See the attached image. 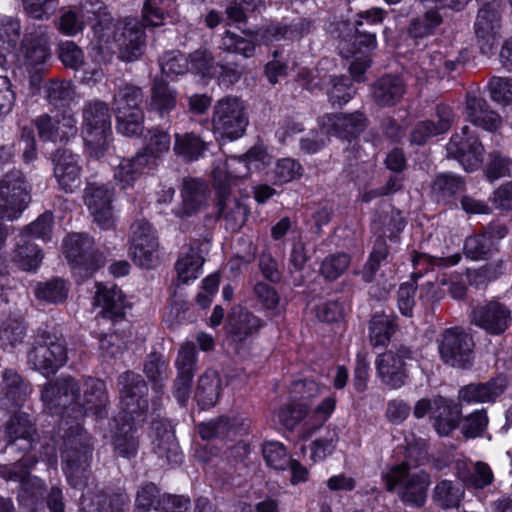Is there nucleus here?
<instances>
[{
	"mask_svg": "<svg viewBox=\"0 0 512 512\" xmlns=\"http://www.w3.org/2000/svg\"><path fill=\"white\" fill-rule=\"evenodd\" d=\"M350 265V257L346 253H336L327 256L320 268L321 274L328 280L341 276Z\"/></svg>",
	"mask_w": 512,
	"mask_h": 512,
	"instance_id": "63",
	"label": "nucleus"
},
{
	"mask_svg": "<svg viewBox=\"0 0 512 512\" xmlns=\"http://www.w3.org/2000/svg\"><path fill=\"white\" fill-rule=\"evenodd\" d=\"M64 253L74 274L81 279L91 277L103 263V256L93 247V239L83 233L68 235L63 243Z\"/></svg>",
	"mask_w": 512,
	"mask_h": 512,
	"instance_id": "11",
	"label": "nucleus"
},
{
	"mask_svg": "<svg viewBox=\"0 0 512 512\" xmlns=\"http://www.w3.org/2000/svg\"><path fill=\"white\" fill-rule=\"evenodd\" d=\"M457 477L467 488L482 490L494 481V473L490 465L483 461L470 462L457 466Z\"/></svg>",
	"mask_w": 512,
	"mask_h": 512,
	"instance_id": "38",
	"label": "nucleus"
},
{
	"mask_svg": "<svg viewBox=\"0 0 512 512\" xmlns=\"http://www.w3.org/2000/svg\"><path fill=\"white\" fill-rule=\"evenodd\" d=\"M114 190L102 183L88 182L83 191V201L93 221L101 229L114 227L113 201Z\"/></svg>",
	"mask_w": 512,
	"mask_h": 512,
	"instance_id": "14",
	"label": "nucleus"
},
{
	"mask_svg": "<svg viewBox=\"0 0 512 512\" xmlns=\"http://www.w3.org/2000/svg\"><path fill=\"white\" fill-rule=\"evenodd\" d=\"M28 366L45 377L54 375L68 361L66 339L58 327L39 329L26 353Z\"/></svg>",
	"mask_w": 512,
	"mask_h": 512,
	"instance_id": "3",
	"label": "nucleus"
},
{
	"mask_svg": "<svg viewBox=\"0 0 512 512\" xmlns=\"http://www.w3.org/2000/svg\"><path fill=\"white\" fill-rule=\"evenodd\" d=\"M502 26V6L493 0L479 10L474 23V32L482 53H488L496 42Z\"/></svg>",
	"mask_w": 512,
	"mask_h": 512,
	"instance_id": "22",
	"label": "nucleus"
},
{
	"mask_svg": "<svg viewBox=\"0 0 512 512\" xmlns=\"http://www.w3.org/2000/svg\"><path fill=\"white\" fill-rule=\"evenodd\" d=\"M177 15L176 0H146L143 4V21L149 26L173 22Z\"/></svg>",
	"mask_w": 512,
	"mask_h": 512,
	"instance_id": "43",
	"label": "nucleus"
},
{
	"mask_svg": "<svg viewBox=\"0 0 512 512\" xmlns=\"http://www.w3.org/2000/svg\"><path fill=\"white\" fill-rule=\"evenodd\" d=\"M349 26L348 23L343 21L337 23V29L339 30L337 37L341 39L339 44L341 55L345 58L356 55L370 56L377 46L376 31L366 29L363 21H356L353 26L354 33L343 35V30H352Z\"/></svg>",
	"mask_w": 512,
	"mask_h": 512,
	"instance_id": "23",
	"label": "nucleus"
},
{
	"mask_svg": "<svg viewBox=\"0 0 512 512\" xmlns=\"http://www.w3.org/2000/svg\"><path fill=\"white\" fill-rule=\"evenodd\" d=\"M77 392L80 382L70 375H61L43 385L40 398L49 410H70L73 414Z\"/></svg>",
	"mask_w": 512,
	"mask_h": 512,
	"instance_id": "20",
	"label": "nucleus"
},
{
	"mask_svg": "<svg viewBox=\"0 0 512 512\" xmlns=\"http://www.w3.org/2000/svg\"><path fill=\"white\" fill-rule=\"evenodd\" d=\"M465 114L468 121L486 131H497L502 124L501 116L476 94H467Z\"/></svg>",
	"mask_w": 512,
	"mask_h": 512,
	"instance_id": "31",
	"label": "nucleus"
},
{
	"mask_svg": "<svg viewBox=\"0 0 512 512\" xmlns=\"http://www.w3.org/2000/svg\"><path fill=\"white\" fill-rule=\"evenodd\" d=\"M7 449L18 451L24 455L37 443V431L34 423L26 413H14L5 426Z\"/></svg>",
	"mask_w": 512,
	"mask_h": 512,
	"instance_id": "25",
	"label": "nucleus"
},
{
	"mask_svg": "<svg viewBox=\"0 0 512 512\" xmlns=\"http://www.w3.org/2000/svg\"><path fill=\"white\" fill-rule=\"evenodd\" d=\"M54 176L59 188L72 193L81 184L80 157L66 149H59L53 156Z\"/></svg>",
	"mask_w": 512,
	"mask_h": 512,
	"instance_id": "26",
	"label": "nucleus"
},
{
	"mask_svg": "<svg viewBox=\"0 0 512 512\" xmlns=\"http://www.w3.org/2000/svg\"><path fill=\"white\" fill-rule=\"evenodd\" d=\"M207 193L208 186L204 181L194 178L184 179L181 190L182 210L177 211L176 215L190 216L198 211L206 203Z\"/></svg>",
	"mask_w": 512,
	"mask_h": 512,
	"instance_id": "39",
	"label": "nucleus"
},
{
	"mask_svg": "<svg viewBox=\"0 0 512 512\" xmlns=\"http://www.w3.org/2000/svg\"><path fill=\"white\" fill-rule=\"evenodd\" d=\"M406 90L407 84L402 77L385 74L371 85V97L380 108L394 107L401 102Z\"/></svg>",
	"mask_w": 512,
	"mask_h": 512,
	"instance_id": "27",
	"label": "nucleus"
},
{
	"mask_svg": "<svg viewBox=\"0 0 512 512\" xmlns=\"http://www.w3.org/2000/svg\"><path fill=\"white\" fill-rule=\"evenodd\" d=\"M37 463L38 458L35 455H23L13 463L0 464V478L19 483L17 501L28 512L44 511L46 484L44 480L31 474Z\"/></svg>",
	"mask_w": 512,
	"mask_h": 512,
	"instance_id": "2",
	"label": "nucleus"
},
{
	"mask_svg": "<svg viewBox=\"0 0 512 512\" xmlns=\"http://www.w3.org/2000/svg\"><path fill=\"white\" fill-rule=\"evenodd\" d=\"M418 6L419 14L410 20L407 27L408 35L413 39H423L433 35L443 23L439 9L430 0H421Z\"/></svg>",
	"mask_w": 512,
	"mask_h": 512,
	"instance_id": "29",
	"label": "nucleus"
},
{
	"mask_svg": "<svg viewBox=\"0 0 512 512\" xmlns=\"http://www.w3.org/2000/svg\"><path fill=\"white\" fill-rule=\"evenodd\" d=\"M441 360L451 367L467 369L473 364L472 337L459 327L446 329L438 338Z\"/></svg>",
	"mask_w": 512,
	"mask_h": 512,
	"instance_id": "12",
	"label": "nucleus"
},
{
	"mask_svg": "<svg viewBox=\"0 0 512 512\" xmlns=\"http://www.w3.org/2000/svg\"><path fill=\"white\" fill-rule=\"evenodd\" d=\"M460 409L453 401L438 396L433 399L431 418L434 427L441 436L449 435L459 424Z\"/></svg>",
	"mask_w": 512,
	"mask_h": 512,
	"instance_id": "36",
	"label": "nucleus"
},
{
	"mask_svg": "<svg viewBox=\"0 0 512 512\" xmlns=\"http://www.w3.org/2000/svg\"><path fill=\"white\" fill-rule=\"evenodd\" d=\"M62 451L63 470L71 486L81 489L86 486L89 478V467L93 446L91 437L77 423L69 428L63 436Z\"/></svg>",
	"mask_w": 512,
	"mask_h": 512,
	"instance_id": "4",
	"label": "nucleus"
},
{
	"mask_svg": "<svg viewBox=\"0 0 512 512\" xmlns=\"http://www.w3.org/2000/svg\"><path fill=\"white\" fill-rule=\"evenodd\" d=\"M35 295L39 300L57 304L67 298L68 287L64 280L54 278L47 282L38 283L35 289Z\"/></svg>",
	"mask_w": 512,
	"mask_h": 512,
	"instance_id": "58",
	"label": "nucleus"
},
{
	"mask_svg": "<svg viewBox=\"0 0 512 512\" xmlns=\"http://www.w3.org/2000/svg\"><path fill=\"white\" fill-rule=\"evenodd\" d=\"M389 255L386 240L379 236L373 246L372 252L363 269V279L365 282H371L383 261Z\"/></svg>",
	"mask_w": 512,
	"mask_h": 512,
	"instance_id": "59",
	"label": "nucleus"
},
{
	"mask_svg": "<svg viewBox=\"0 0 512 512\" xmlns=\"http://www.w3.org/2000/svg\"><path fill=\"white\" fill-rule=\"evenodd\" d=\"M321 131L326 135H335L341 139L357 138L367 127L366 116L359 111L345 114H326L318 119Z\"/></svg>",
	"mask_w": 512,
	"mask_h": 512,
	"instance_id": "24",
	"label": "nucleus"
},
{
	"mask_svg": "<svg viewBox=\"0 0 512 512\" xmlns=\"http://www.w3.org/2000/svg\"><path fill=\"white\" fill-rule=\"evenodd\" d=\"M393 318L385 314H375L370 320L369 337L374 346L385 345L395 331Z\"/></svg>",
	"mask_w": 512,
	"mask_h": 512,
	"instance_id": "55",
	"label": "nucleus"
},
{
	"mask_svg": "<svg viewBox=\"0 0 512 512\" xmlns=\"http://www.w3.org/2000/svg\"><path fill=\"white\" fill-rule=\"evenodd\" d=\"M151 430L155 435L153 441L154 452L168 463H180L182 461L180 447L176 441L174 431L167 421L163 419L152 421Z\"/></svg>",
	"mask_w": 512,
	"mask_h": 512,
	"instance_id": "30",
	"label": "nucleus"
},
{
	"mask_svg": "<svg viewBox=\"0 0 512 512\" xmlns=\"http://www.w3.org/2000/svg\"><path fill=\"white\" fill-rule=\"evenodd\" d=\"M204 246H207V243L200 241L192 242L188 251L177 260L175 269L178 285L187 284L190 280H195L199 277L200 270L205 261Z\"/></svg>",
	"mask_w": 512,
	"mask_h": 512,
	"instance_id": "34",
	"label": "nucleus"
},
{
	"mask_svg": "<svg viewBox=\"0 0 512 512\" xmlns=\"http://www.w3.org/2000/svg\"><path fill=\"white\" fill-rule=\"evenodd\" d=\"M143 372L151 382L153 390L162 393L170 375L169 363L164 355L159 352L149 353L143 363Z\"/></svg>",
	"mask_w": 512,
	"mask_h": 512,
	"instance_id": "47",
	"label": "nucleus"
},
{
	"mask_svg": "<svg viewBox=\"0 0 512 512\" xmlns=\"http://www.w3.org/2000/svg\"><path fill=\"white\" fill-rule=\"evenodd\" d=\"M145 141V148L159 159L169 151L171 145L169 132L158 126L148 130Z\"/></svg>",
	"mask_w": 512,
	"mask_h": 512,
	"instance_id": "61",
	"label": "nucleus"
},
{
	"mask_svg": "<svg viewBox=\"0 0 512 512\" xmlns=\"http://www.w3.org/2000/svg\"><path fill=\"white\" fill-rule=\"evenodd\" d=\"M511 321L510 308L495 298L477 304L470 313L471 324L494 336L503 334Z\"/></svg>",
	"mask_w": 512,
	"mask_h": 512,
	"instance_id": "16",
	"label": "nucleus"
},
{
	"mask_svg": "<svg viewBox=\"0 0 512 512\" xmlns=\"http://www.w3.org/2000/svg\"><path fill=\"white\" fill-rule=\"evenodd\" d=\"M212 128L216 134L229 140L242 137L249 123L244 102L236 96L219 99L211 118Z\"/></svg>",
	"mask_w": 512,
	"mask_h": 512,
	"instance_id": "8",
	"label": "nucleus"
},
{
	"mask_svg": "<svg viewBox=\"0 0 512 512\" xmlns=\"http://www.w3.org/2000/svg\"><path fill=\"white\" fill-rule=\"evenodd\" d=\"M117 386L120 403L127 416V421L140 424L146 419L148 410V385L141 375L125 371L118 376Z\"/></svg>",
	"mask_w": 512,
	"mask_h": 512,
	"instance_id": "10",
	"label": "nucleus"
},
{
	"mask_svg": "<svg viewBox=\"0 0 512 512\" xmlns=\"http://www.w3.org/2000/svg\"><path fill=\"white\" fill-rule=\"evenodd\" d=\"M5 396L1 400V406L13 411L25 403L32 391L31 384L24 380L14 369H5L2 373Z\"/></svg>",
	"mask_w": 512,
	"mask_h": 512,
	"instance_id": "33",
	"label": "nucleus"
},
{
	"mask_svg": "<svg viewBox=\"0 0 512 512\" xmlns=\"http://www.w3.org/2000/svg\"><path fill=\"white\" fill-rule=\"evenodd\" d=\"M489 424L487 410L477 409L462 418L459 417V424L462 435L467 439L483 437Z\"/></svg>",
	"mask_w": 512,
	"mask_h": 512,
	"instance_id": "52",
	"label": "nucleus"
},
{
	"mask_svg": "<svg viewBox=\"0 0 512 512\" xmlns=\"http://www.w3.org/2000/svg\"><path fill=\"white\" fill-rule=\"evenodd\" d=\"M413 358V351L407 346L379 355L376 370L381 382L392 389L404 386L408 379L407 362Z\"/></svg>",
	"mask_w": 512,
	"mask_h": 512,
	"instance_id": "15",
	"label": "nucleus"
},
{
	"mask_svg": "<svg viewBox=\"0 0 512 512\" xmlns=\"http://www.w3.org/2000/svg\"><path fill=\"white\" fill-rule=\"evenodd\" d=\"M41 249L32 242L26 233L16 237L13 261L24 271H35L42 262Z\"/></svg>",
	"mask_w": 512,
	"mask_h": 512,
	"instance_id": "42",
	"label": "nucleus"
},
{
	"mask_svg": "<svg viewBox=\"0 0 512 512\" xmlns=\"http://www.w3.org/2000/svg\"><path fill=\"white\" fill-rule=\"evenodd\" d=\"M217 207L219 217L225 222L226 230L231 232L238 231L245 224L249 215L247 204L230 193L218 197Z\"/></svg>",
	"mask_w": 512,
	"mask_h": 512,
	"instance_id": "35",
	"label": "nucleus"
},
{
	"mask_svg": "<svg viewBox=\"0 0 512 512\" xmlns=\"http://www.w3.org/2000/svg\"><path fill=\"white\" fill-rule=\"evenodd\" d=\"M143 99L144 94L139 86L123 82L116 87L112 106L116 114L117 130L122 135L133 137L142 134L144 128Z\"/></svg>",
	"mask_w": 512,
	"mask_h": 512,
	"instance_id": "6",
	"label": "nucleus"
},
{
	"mask_svg": "<svg viewBox=\"0 0 512 512\" xmlns=\"http://www.w3.org/2000/svg\"><path fill=\"white\" fill-rule=\"evenodd\" d=\"M82 134L91 157L99 159L108 146L111 135L109 105L99 99L86 101L82 108Z\"/></svg>",
	"mask_w": 512,
	"mask_h": 512,
	"instance_id": "5",
	"label": "nucleus"
},
{
	"mask_svg": "<svg viewBox=\"0 0 512 512\" xmlns=\"http://www.w3.org/2000/svg\"><path fill=\"white\" fill-rule=\"evenodd\" d=\"M497 250L494 241H490L483 233L469 236L464 242L463 251L467 258L483 260Z\"/></svg>",
	"mask_w": 512,
	"mask_h": 512,
	"instance_id": "57",
	"label": "nucleus"
},
{
	"mask_svg": "<svg viewBox=\"0 0 512 512\" xmlns=\"http://www.w3.org/2000/svg\"><path fill=\"white\" fill-rule=\"evenodd\" d=\"M132 425H123L114 437V450L118 456L132 458L138 450V438L135 436V428Z\"/></svg>",
	"mask_w": 512,
	"mask_h": 512,
	"instance_id": "56",
	"label": "nucleus"
},
{
	"mask_svg": "<svg viewBox=\"0 0 512 512\" xmlns=\"http://www.w3.org/2000/svg\"><path fill=\"white\" fill-rule=\"evenodd\" d=\"M177 105V91L162 79H154L150 89L148 109L164 117Z\"/></svg>",
	"mask_w": 512,
	"mask_h": 512,
	"instance_id": "41",
	"label": "nucleus"
},
{
	"mask_svg": "<svg viewBox=\"0 0 512 512\" xmlns=\"http://www.w3.org/2000/svg\"><path fill=\"white\" fill-rule=\"evenodd\" d=\"M327 95L333 106H343L348 103L355 94V89L349 78L345 76L328 75L326 80Z\"/></svg>",
	"mask_w": 512,
	"mask_h": 512,
	"instance_id": "51",
	"label": "nucleus"
},
{
	"mask_svg": "<svg viewBox=\"0 0 512 512\" xmlns=\"http://www.w3.org/2000/svg\"><path fill=\"white\" fill-rule=\"evenodd\" d=\"M159 158L148 151L145 147L134 157L123 159L115 172V180L122 188L131 186L132 183L142 175L146 169H154L158 165Z\"/></svg>",
	"mask_w": 512,
	"mask_h": 512,
	"instance_id": "28",
	"label": "nucleus"
},
{
	"mask_svg": "<svg viewBox=\"0 0 512 512\" xmlns=\"http://www.w3.org/2000/svg\"><path fill=\"white\" fill-rule=\"evenodd\" d=\"M490 97L503 105L512 103V78L493 76L488 82Z\"/></svg>",
	"mask_w": 512,
	"mask_h": 512,
	"instance_id": "64",
	"label": "nucleus"
},
{
	"mask_svg": "<svg viewBox=\"0 0 512 512\" xmlns=\"http://www.w3.org/2000/svg\"><path fill=\"white\" fill-rule=\"evenodd\" d=\"M75 94V86L70 80L50 79L43 85L44 99L55 108L68 107Z\"/></svg>",
	"mask_w": 512,
	"mask_h": 512,
	"instance_id": "46",
	"label": "nucleus"
},
{
	"mask_svg": "<svg viewBox=\"0 0 512 512\" xmlns=\"http://www.w3.org/2000/svg\"><path fill=\"white\" fill-rule=\"evenodd\" d=\"M27 326L23 319L11 314L0 315V346L4 349H13L23 343L26 337Z\"/></svg>",
	"mask_w": 512,
	"mask_h": 512,
	"instance_id": "45",
	"label": "nucleus"
},
{
	"mask_svg": "<svg viewBox=\"0 0 512 512\" xmlns=\"http://www.w3.org/2000/svg\"><path fill=\"white\" fill-rule=\"evenodd\" d=\"M31 201V186L20 170H11L0 179V219L13 221Z\"/></svg>",
	"mask_w": 512,
	"mask_h": 512,
	"instance_id": "9",
	"label": "nucleus"
},
{
	"mask_svg": "<svg viewBox=\"0 0 512 512\" xmlns=\"http://www.w3.org/2000/svg\"><path fill=\"white\" fill-rule=\"evenodd\" d=\"M465 181L452 173L438 174L431 185V190L438 202L450 203L453 197L464 191Z\"/></svg>",
	"mask_w": 512,
	"mask_h": 512,
	"instance_id": "48",
	"label": "nucleus"
},
{
	"mask_svg": "<svg viewBox=\"0 0 512 512\" xmlns=\"http://www.w3.org/2000/svg\"><path fill=\"white\" fill-rule=\"evenodd\" d=\"M131 255L141 268L152 269L159 264V242L155 229L145 220L135 221L132 226Z\"/></svg>",
	"mask_w": 512,
	"mask_h": 512,
	"instance_id": "13",
	"label": "nucleus"
},
{
	"mask_svg": "<svg viewBox=\"0 0 512 512\" xmlns=\"http://www.w3.org/2000/svg\"><path fill=\"white\" fill-rule=\"evenodd\" d=\"M430 482L429 474L424 471L409 474L406 464L394 467L385 476L386 489L396 491L405 505L417 508L426 502Z\"/></svg>",
	"mask_w": 512,
	"mask_h": 512,
	"instance_id": "7",
	"label": "nucleus"
},
{
	"mask_svg": "<svg viewBox=\"0 0 512 512\" xmlns=\"http://www.w3.org/2000/svg\"><path fill=\"white\" fill-rule=\"evenodd\" d=\"M93 31L101 42L115 43L119 51V58L123 61L133 62L139 59L143 53L144 28L135 18L115 21L106 8L99 9L96 13Z\"/></svg>",
	"mask_w": 512,
	"mask_h": 512,
	"instance_id": "1",
	"label": "nucleus"
},
{
	"mask_svg": "<svg viewBox=\"0 0 512 512\" xmlns=\"http://www.w3.org/2000/svg\"><path fill=\"white\" fill-rule=\"evenodd\" d=\"M74 403L73 418L79 419L92 414L97 418L105 415L108 404L106 385L103 381L88 377L80 383V392H77Z\"/></svg>",
	"mask_w": 512,
	"mask_h": 512,
	"instance_id": "19",
	"label": "nucleus"
},
{
	"mask_svg": "<svg viewBox=\"0 0 512 512\" xmlns=\"http://www.w3.org/2000/svg\"><path fill=\"white\" fill-rule=\"evenodd\" d=\"M94 305L101 307L102 316L113 322L121 320L125 315V296L116 285L96 283Z\"/></svg>",
	"mask_w": 512,
	"mask_h": 512,
	"instance_id": "32",
	"label": "nucleus"
},
{
	"mask_svg": "<svg viewBox=\"0 0 512 512\" xmlns=\"http://www.w3.org/2000/svg\"><path fill=\"white\" fill-rule=\"evenodd\" d=\"M196 347L192 342L184 343L175 361L177 375L193 378L196 371Z\"/></svg>",
	"mask_w": 512,
	"mask_h": 512,
	"instance_id": "60",
	"label": "nucleus"
},
{
	"mask_svg": "<svg viewBox=\"0 0 512 512\" xmlns=\"http://www.w3.org/2000/svg\"><path fill=\"white\" fill-rule=\"evenodd\" d=\"M504 271V262L498 260L487 263L480 268L469 271L468 279L471 284L476 286L487 285L489 282L496 280Z\"/></svg>",
	"mask_w": 512,
	"mask_h": 512,
	"instance_id": "62",
	"label": "nucleus"
},
{
	"mask_svg": "<svg viewBox=\"0 0 512 512\" xmlns=\"http://www.w3.org/2000/svg\"><path fill=\"white\" fill-rule=\"evenodd\" d=\"M465 486L457 481L443 479L439 481L432 493L434 503L444 509H457L465 495Z\"/></svg>",
	"mask_w": 512,
	"mask_h": 512,
	"instance_id": "44",
	"label": "nucleus"
},
{
	"mask_svg": "<svg viewBox=\"0 0 512 512\" xmlns=\"http://www.w3.org/2000/svg\"><path fill=\"white\" fill-rule=\"evenodd\" d=\"M232 159L223 165H217L213 169L214 186L218 197L229 194L230 186L235 179L244 178L247 173H243L237 165L230 166Z\"/></svg>",
	"mask_w": 512,
	"mask_h": 512,
	"instance_id": "54",
	"label": "nucleus"
},
{
	"mask_svg": "<svg viewBox=\"0 0 512 512\" xmlns=\"http://www.w3.org/2000/svg\"><path fill=\"white\" fill-rule=\"evenodd\" d=\"M446 149L448 156L456 159L466 171L478 169L483 162L484 147L467 125L451 137Z\"/></svg>",
	"mask_w": 512,
	"mask_h": 512,
	"instance_id": "18",
	"label": "nucleus"
},
{
	"mask_svg": "<svg viewBox=\"0 0 512 512\" xmlns=\"http://www.w3.org/2000/svg\"><path fill=\"white\" fill-rule=\"evenodd\" d=\"M21 54L27 69L33 74L30 76L32 85L40 82V72L51 58L50 37L47 29L39 27L34 32L27 34L21 44Z\"/></svg>",
	"mask_w": 512,
	"mask_h": 512,
	"instance_id": "17",
	"label": "nucleus"
},
{
	"mask_svg": "<svg viewBox=\"0 0 512 512\" xmlns=\"http://www.w3.org/2000/svg\"><path fill=\"white\" fill-rule=\"evenodd\" d=\"M206 149V143L193 132L175 135L173 150L187 162L198 160Z\"/></svg>",
	"mask_w": 512,
	"mask_h": 512,
	"instance_id": "49",
	"label": "nucleus"
},
{
	"mask_svg": "<svg viewBox=\"0 0 512 512\" xmlns=\"http://www.w3.org/2000/svg\"><path fill=\"white\" fill-rule=\"evenodd\" d=\"M222 390L221 378L216 370H206L198 380L195 399L202 409L216 405Z\"/></svg>",
	"mask_w": 512,
	"mask_h": 512,
	"instance_id": "40",
	"label": "nucleus"
},
{
	"mask_svg": "<svg viewBox=\"0 0 512 512\" xmlns=\"http://www.w3.org/2000/svg\"><path fill=\"white\" fill-rule=\"evenodd\" d=\"M39 138L42 141L52 143H66L77 135V120L67 110L62 111L55 117L44 113L33 121Z\"/></svg>",
	"mask_w": 512,
	"mask_h": 512,
	"instance_id": "21",
	"label": "nucleus"
},
{
	"mask_svg": "<svg viewBox=\"0 0 512 512\" xmlns=\"http://www.w3.org/2000/svg\"><path fill=\"white\" fill-rule=\"evenodd\" d=\"M231 334L237 341H244L264 326V321L248 310H241L230 320Z\"/></svg>",
	"mask_w": 512,
	"mask_h": 512,
	"instance_id": "50",
	"label": "nucleus"
},
{
	"mask_svg": "<svg viewBox=\"0 0 512 512\" xmlns=\"http://www.w3.org/2000/svg\"><path fill=\"white\" fill-rule=\"evenodd\" d=\"M86 498L83 499L84 512H123L127 504V497L122 494L99 493L89 500L86 504Z\"/></svg>",
	"mask_w": 512,
	"mask_h": 512,
	"instance_id": "53",
	"label": "nucleus"
},
{
	"mask_svg": "<svg viewBox=\"0 0 512 512\" xmlns=\"http://www.w3.org/2000/svg\"><path fill=\"white\" fill-rule=\"evenodd\" d=\"M504 380L492 379L485 383H471L459 390L460 403L493 402L505 391Z\"/></svg>",
	"mask_w": 512,
	"mask_h": 512,
	"instance_id": "37",
	"label": "nucleus"
}]
</instances>
